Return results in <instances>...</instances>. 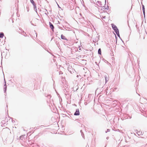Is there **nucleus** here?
I'll use <instances>...</instances> for the list:
<instances>
[{
	"mask_svg": "<svg viewBox=\"0 0 147 147\" xmlns=\"http://www.w3.org/2000/svg\"><path fill=\"white\" fill-rule=\"evenodd\" d=\"M112 26L113 29L115 30L116 33L117 34V33L119 32V30L117 27L116 26L113 24H112Z\"/></svg>",
	"mask_w": 147,
	"mask_h": 147,
	"instance_id": "1",
	"label": "nucleus"
},
{
	"mask_svg": "<svg viewBox=\"0 0 147 147\" xmlns=\"http://www.w3.org/2000/svg\"><path fill=\"white\" fill-rule=\"evenodd\" d=\"M80 115V112L78 109H76V112L74 113V115Z\"/></svg>",
	"mask_w": 147,
	"mask_h": 147,
	"instance_id": "2",
	"label": "nucleus"
},
{
	"mask_svg": "<svg viewBox=\"0 0 147 147\" xmlns=\"http://www.w3.org/2000/svg\"><path fill=\"white\" fill-rule=\"evenodd\" d=\"M49 24L50 28L52 29V30H53L54 28V27L53 26L50 22H49Z\"/></svg>",
	"mask_w": 147,
	"mask_h": 147,
	"instance_id": "3",
	"label": "nucleus"
},
{
	"mask_svg": "<svg viewBox=\"0 0 147 147\" xmlns=\"http://www.w3.org/2000/svg\"><path fill=\"white\" fill-rule=\"evenodd\" d=\"M61 38L62 39L67 40L63 34L61 35Z\"/></svg>",
	"mask_w": 147,
	"mask_h": 147,
	"instance_id": "4",
	"label": "nucleus"
},
{
	"mask_svg": "<svg viewBox=\"0 0 147 147\" xmlns=\"http://www.w3.org/2000/svg\"><path fill=\"white\" fill-rule=\"evenodd\" d=\"M30 1L31 2L32 4L34 6H35L36 5L35 4V3L34 2V1L33 0H30Z\"/></svg>",
	"mask_w": 147,
	"mask_h": 147,
	"instance_id": "5",
	"label": "nucleus"
},
{
	"mask_svg": "<svg viewBox=\"0 0 147 147\" xmlns=\"http://www.w3.org/2000/svg\"><path fill=\"white\" fill-rule=\"evenodd\" d=\"M3 33H1L0 34V38H3Z\"/></svg>",
	"mask_w": 147,
	"mask_h": 147,
	"instance_id": "6",
	"label": "nucleus"
},
{
	"mask_svg": "<svg viewBox=\"0 0 147 147\" xmlns=\"http://www.w3.org/2000/svg\"><path fill=\"white\" fill-rule=\"evenodd\" d=\"M98 53L100 55H101V51L100 49H99L98 50Z\"/></svg>",
	"mask_w": 147,
	"mask_h": 147,
	"instance_id": "7",
	"label": "nucleus"
},
{
	"mask_svg": "<svg viewBox=\"0 0 147 147\" xmlns=\"http://www.w3.org/2000/svg\"><path fill=\"white\" fill-rule=\"evenodd\" d=\"M142 10H143V13H144H144H145V9H144V5H142Z\"/></svg>",
	"mask_w": 147,
	"mask_h": 147,
	"instance_id": "8",
	"label": "nucleus"
},
{
	"mask_svg": "<svg viewBox=\"0 0 147 147\" xmlns=\"http://www.w3.org/2000/svg\"><path fill=\"white\" fill-rule=\"evenodd\" d=\"M6 87H5V91H6Z\"/></svg>",
	"mask_w": 147,
	"mask_h": 147,
	"instance_id": "9",
	"label": "nucleus"
},
{
	"mask_svg": "<svg viewBox=\"0 0 147 147\" xmlns=\"http://www.w3.org/2000/svg\"><path fill=\"white\" fill-rule=\"evenodd\" d=\"M25 34H24V35L25 36L26 35V33H25Z\"/></svg>",
	"mask_w": 147,
	"mask_h": 147,
	"instance_id": "10",
	"label": "nucleus"
}]
</instances>
